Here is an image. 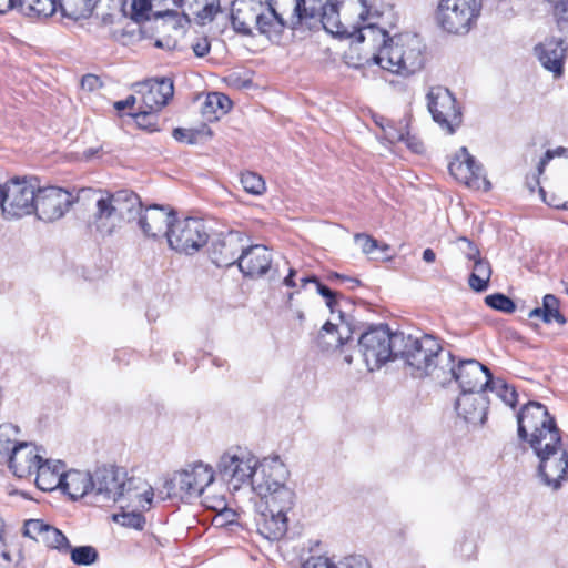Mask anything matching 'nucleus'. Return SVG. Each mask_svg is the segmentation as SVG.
<instances>
[{
  "label": "nucleus",
  "instance_id": "obj_1",
  "mask_svg": "<svg viewBox=\"0 0 568 568\" xmlns=\"http://www.w3.org/2000/svg\"><path fill=\"white\" fill-rule=\"evenodd\" d=\"M367 37L377 42V52L372 59L382 69L407 78L424 68L426 45L418 34L389 36L385 29L369 23L359 31L358 40L364 41Z\"/></svg>",
  "mask_w": 568,
  "mask_h": 568
},
{
  "label": "nucleus",
  "instance_id": "obj_2",
  "mask_svg": "<svg viewBox=\"0 0 568 568\" xmlns=\"http://www.w3.org/2000/svg\"><path fill=\"white\" fill-rule=\"evenodd\" d=\"M97 211L89 226L91 232L102 236L111 235L121 222L136 221L142 212V202L138 194L121 190L97 200Z\"/></svg>",
  "mask_w": 568,
  "mask_h": 568
},
{
  "label": "nucleus",
  "instance_id": "obj_3",
  "mask_svg": "<svg viewBox=\"0 0 568 568\" xmlns=\"http://www.w3.org/2000/svg\"><path fill=\"white\" fill-rule=\"evenodd\" d=\"M446 355L438 341L428 334L420 338L405 335L398 352V357L404 359L410 369V375L415 378H423L438 372L445 374ZM436 377L439 378L440 375L436 374Z\"/></svg>",
  "mask_w": 568,
  "mask_h": 568
},
{
  "label": "nucleus",
  "instance_id": "obj_4",
  "mask_svg": "<svg viewBox=\"0 0 568 568\" xmlns=\"http://www.w3.org/2000/svg\"><path fill=\"white\" fill-rule=\"evenodd\" d=\"M363 7L359 13L361 19H365L364 11H367L365 0H358ZM338 0H327L325 3L322 0H295V7L290 20V28L297 30L303 26L308 29L318 28L322 26L327 32L336 36H344L348 33L347 28L342 23L338 12Z\"/></svg>",
  "mask_w": 568,
  "mask_h": 568
},
{
  "label": "nucleus",
  "instance_id": "obj_5",
  "mask_svg": "<svg viewBox=\"0 0 568 568\" xmlns=\"http://www.w3.org/2000/svg\"><path fill=\"white\" fill-rule=\"evenodd\" d=\"M405 334H392L387 325L372 326L359 335L358 347L369 372L398 357Z\"/></svg>",
  "mask_w": 568,
  "mask_h": 568
},
{
  "label": "nucleus",
  "instance_id": "obj_6",
  "mask_svg": "<svg viewBox=\"0 0 568 568\" xmlns=\"http://www.w3.org/2000/svg\"><path fill=\"white\" fill-rule=\"evenodd\" d=\"M531 448L539 459L538 475L547 486L558 489L568 476V437L552 433L545 442L536 440Z\"/></svg>",
  "mask_w": 568,
  "mask_h": 568
},
{
  "label": "nucleus",
  "instance_id": "obj_7",
  "mask_svg": "<svg viewBox=\"0 0 568 568\" xmlns=\"http://www.w3.org/2000/svg\"><path fill=\"white\" fill-rule=\"evenodd\" d=\"M517 434L520 440L537 445L536 440L545 442L552 433H560L555 418L547 407L538 402H528L517 414Z\"/></svg>",
  "mask_w": 568,
  "mask_h": 568
},
{
  "label": "nucleus",
  "instance_id": "obj_8",
  "mask_svg": "<svg viewBox=\"0 0 568 568\" xmlns=\"http://www.w3.org/2000/svg\"><path fill=\"white\" fill-rule=\"evenodd\" d=\"M165 239L173 251L193 255L207 244L210 234L202 219L174 216L172 224L165 231Z\"/></svg>",
  "mask_w": 568,
  "mask_h": 568
},
{
  "label": "nucleus",
  "instance_id": "obj_9",
  "mask_svg": "<svg viewBox=\"0 0 568 568\" xmlns=\"http://www.w3.org/2000/svg\"><path fill=\"white\" fill-rule=\"evenodd\" d=\"M480 9V0H440L437 20L448 33L465 34L477 20Z\"/></svg>",
  "mask_w": 568,
  "mask_h": 568
},
{
  "label": "nucleus",
  "instance_id": "obj_10",
  "mask_svg": "<svg viewBox=\"0 0 568 568\" xmlns=\"http://www.w3.org/2000/svg\"><path fill=\"white\" fill-rule=\"evenodd\" d=\"M214 480V471L202 462L187 465L170 480V488L182 500L192 501L200 497L205 487Z\"/></svg>",
  "mask_w": 568,
  "mask_h": 568
},
{
  "label": "nucleus",
  "instance_id": "obj_11",
  "mask_svg": "<svg viewBox=\"0 0 568 568\" xmlns=\"http://www.w3.org/2000/svg\"><path fill=\"white\" fill-rule=\"evenodd\" d=\"M427 108L433 120L448 134H453L463 122L460 108L453 93L445 87L430 88L427 93Z\"/></svg>",
  "mask_w": 568,
  "mask_h": 568
},
{
  "label": "nucleus",
  "instance_id": "obj_12",
  "mask_svg": "<svg viewBox=\"0 0 568 568\" xmlns=\"http://www.w3.org/2000/svg\"><path fill=\"white\" fill-rule=\"evenodd\" d=\"M450 352L446 355V373L455 379L462 392H486L490 369L476 359H463L455 364Z\"/></svg>",
  "mask_w": 568,
  "mask_h": 568
},
{
  "label": "nucleus",
  "instance_id": "obj_13",
  "mask_svg": "<svg viewBox=\"0 0 568 568\" xmlns=\"http://www.w3.org/2000/svg\"><path fill=\"white\" fill-rule=\"evenodd\" d=\"M2 215L6 219H20L33 213L36 187L27 180L12 179L2 185Z\"/></svg>",
  "mask_w": 568,
  "mask_h": 568
},
{
  "label": "nucleus",
  "instance_id": "obj_14",
  "mask_svg": "<svg viewBox=\"0 0 568 568\" xmlns=\"http://www.w3.org/2000/svg\"><path fill=\"white\" fill-rule=\"evenodd\" d=\"M258 460L254 456H237L229 453L221 456L217 464V471L221 478L234 490L247 484L253 489Z\"/></svg>",
  "mask_w": 568,
  "mask_h": 568
},
{
  "label": "nucleus",
  "instance_id": "obj_15",
  "mask_svg": "<svg viewBox=\"0 0 568 568\" xmlns=\"http://www.w3.org/2000/svg\"><path fill=\"white\" fill-rule=\"evenodd\" d=\"M74 201L73 195L58 186L38 189L34 197L33 213L39 220L53 222L62 217Z\"/></svg>",
  "mask_w": 568,
  "mask_h": 568
},
{
  "label": "nucleus",
  "instance_id": "obj_16",
  "mask_svg": "<svg viewBox=\"0 0 568 568\" xmlns=\"http://www.w3.org/2000/svg\"><path fill=\"white\" fill-rule=\"evenodd\" d=\"M449 173L469 189L489 191L491 183L484 174L483 165L462 146L448 164Z\"/></svg>",
  "mask_w": 568,
  "mask_h": 568
},
{
  "label": "nucleus",
  "instance_id": "obj_17",
  "mask_svg": "<svg viewBox=\"0 0 568 568\" xmlns=\"http://www.w3.org/2000/svg\"><path fill=\"white\" fill-rule=\"evenodd\" d=\"M126 476V473L116 466L98 467L93 473L92 504L98 506L115 504Z\"/></svg>",
  "mask_w": 568,
  "mask_h": 568
},
{
  "label": "nucleus",
  "instance_id": "obj_18",
  "mask_svg": "<svg viewBox=\"0 0 568 568\" xmlns=\"http://www.w3.org/2000/svg\"><path fill=\"white\" fill-rule=\"evenodd\" d=\"M247 241L240 231L219 234L210 247V258L219 267L239 265L242 252Z\"/></svg>",
  "mask_w": 568,
  "mask_h": 568
},
{
  "label": "nucleus",
  "instance_id": "obj_19",
  "mask_svg": "<svg viewBox=\"0 0 568 568\" xmlns=\"http://www.w3.org/2000/svg\"><path fill=\"white\" fill-rule=\"evenodd\" d=\"M288 475V469L278 456L266 457L257 464L253 490L256 494H265L277 486H285Z\"/></svg>",
  "mask_w": 568,
  "mask_h": 568
},
{
  "label": "nucleus",
  "instance_id": "obj_20",
  "mask_svg": "<svg viewBox=\"0 0 568 568\" xmlns=\"http://www.w3.org/2000/svg\"><path fill=\"white\" fill-rule=\"evenodd\" d=\"M115 504L120 505L122 510H146L150 509L153 500V488L143 479L138 477H128L122 481V489Z\"/></svg>",
  "mask_w": 568,
  "mask_h": 568
},
{
  "label": "nucleus",
  "instance_id": "obj_21",
  "mask_svg": "<svg viewBox=\"0 0 568 568\" xmlns=\"http://www.w3.org/2000/svg\"><path fill=\"white\" fill-rule=\"evenodd\" d=\"M175 212L169 210V207L152 204L146 207H142L136 223L141 229L142 233L153 240L165 237V231L172 224Z\"/></svg>",
  "mask_w": 568,
  "mask_h": 568
},
{
  "label": "nucleus",
  "instance_id": "obj_22",
  "mask_svg": "<svg viewBox=\"0 0 568 568\" xmlns=\"http://www.w3.org/2000/svg\"><path fill=\"white\" fill-rule=\"evenodd\" d=\"M135 92L141 95L142 106L159 112L173 98V80L170 78L146 80L135 84Z\"/></svg>",
  "mask_w": 568,
  "mask_h": 568
},
{
  "label": "nucleus",
  "instance_id": "obj_23",
  "mask_svg": "<svg viewBox=\"0 0 568 568\" xmlns=\"http://www.w3.org/2000/svg\"><path fill=\"white\" fill-rule=\"evenodd\" d=\"M272 0H233L231 24L234 31L245 37H252L251 24L256 16L271 6Z\"/></svg>",
  "mask_w": 568,
  "mask_h": 568
},
{
  "label": "nucleus",
  "instance_id": "obj_24",
  "mask_svg": "<svg viewBox=\"0 0 568 568\" xmlns=\"http://www.w3.org/2000/svg\"><path fill=\"white\" fill-rule=\"evenodd\" d=\"M42 456L39 448L28 442H20L14 449H11L9 458L4 462L14 476L27 478L34 474Z\"/></svg>",
  "mask_w": 568,
  "mask_h": 568
},
{
  "label": "nucleus",
  "instance_id": "obj_25",
  "mask_svg": "<svg viewBox=\"0 0 568 568\" xmlns=\"http://www.w3.org/2000/svg\"><path fill=\"white\" fill-rule=\"evenodd\" d=\"M489 400L486 392H460L455 408L459 417L473 425H483L486 420Z\"/></svg>",
  "mask_w": 568,
  "mask_h": 568
},
{
  "label": "nucleus",
  "instance_id": "obj_26",
  "mask_svg": "<svg viewBox=\"0 0 568 568\" xmlns=\"http://www.w3.org/2000/svg\"><path fill=\"white\" fill-rule=\"evenodd\" d=\"M536 55L541 65L560 77L564 72V61L567 54L565 41L559 38H548L535 47Z\"/></svg>",
  "mask_w": 568,
  "mask_h": 568
},
{
  "label": "nucleus",
  "instance_id": "obj_27",
  "mask_svg": "<svg viewBox=\"0 0 568 568\" xmlns=\"http://www.w3.org/2000/svg\"><path fill=\"white\" fill-rule=\"evenodd\" d=\"M241 257L239 268L247 277H260L266 274L272 265V256L265 245H245Z\"/></svg>",
  "mask_w": 568,
  "mask_h": 568
},
{
  "label": "nucleus",
  "instance_id": "obj_28",
  "mask_svg": "<svg viewBox=\"0 0 568 568\" xmlns=\"http://www.w3.org/2000/svg\"><path fill=\"white\" fill-rule=\"evenodd\" d=\"M339 324L326 322L320 333L318 344L323 349H336L345 345L354 333L351 323L345 321V315L339 312Z\"/></svg>",
  "mask_w": 568,
  "mask_h": 568
},
{
  "label": "nucleus",
  "instance_id": "obj_29",
  "mask_svg": "<svg viewBox=\"0 0 568 568\" xmlns=\"http://www.w3.org/2000/svg\"><path fill=\"white\" fill-rule=\"evenodd\" d=\"M261 500L256 504V509L270 510L276 514L286 515L294 505L295 494L285 486H277L265 494H257Z\"/></svg>",
  "mask_w": 568,
  "mask_h": 568
},
{
  "label": "nucleus",
  "instance_id": "obj_30",
  "mask_svg": "<svg viewBox=\"0 0 568 568\" xmlns=\"http://www.w3.org/2000/svg\"><path fill=\"white\" fill-rule=\"evenodd\" d=\"M61 489L73 500L89 497L92 503L93 474L77 469L65 471Z\"/></svg>",
  "mask_w": 568,
  "mask_h": 568
},
{
  "label": "nucleus",
  "instance_id": "obj_31",
  "mask_svg": "<svg viewBox=\"0 0 568 568\" xmlns=\"http://www.w3.org/2000/svg\"><path fill=\"white\" fill-rule=\"evenodd\" d=\"M255 523L257 531L267 540H278L287 531V517L270 510L256 509Z\"/></svg>",
  "mask_w": 568,
  "mask_h": 568
},
{
  "label": "nucleus",
  "instance_id": "obj_32",
  "mask_svg": "<svg viewBox=\"0 0 568 568\" xmlns=\"http://www.w3.org/2000/svg\"><path fill=\"white\" fill-rule=\"evenodd\" d=\"M36 484L44 491H51L62 486L64 471V464L60 460L51 462L43 459L40 462L36 471Z\"/></svg>",
  "mask_w": 568,
  "mask_h": 568
},
{
  "label": "nucleus",
  "instance_id": "obj_33",
  "mask_svg": "<svg viewBox=\"0 0 568 568\" xmlns=\"http://www.w3.org/2000/svg\"><path fill=\"white\" fill-rule=\"evenodd\" d=\"M260 34L265 36L271 41H278L286 27L284 19L276 12L273 6H268L253 20Z\"/></svg>",
  "mask_w": 568,
  "mask_h": 568
},
{
  "label": "nucleus",
  "instance_id": "obj_34",
  "mask_svg": "<svg viewBox=\"0 0 568 568\" xmlns=\"http://www.w3.org/2000/svg\"><path fill=\"white\" fill-rule=\"evenodd\" d=\"M529 318H540L545 324L556 322L565 325L567 320L560 312V302L554 294H546L542 298V305L535 307L528 313Z\"/></svg>",
  "mask_w": 568,
  "mask_h": 568
},
{
  "label": "nucleus",
  "instance_id": "obj_35",
  "mask_svg": "<svg viewBox=\"0 0 568 568\" xmlns=\"http://www.w3.org/2000/svg\"><path fill=\"white\" fill-rule=\"evenodd\" d=\"M231 106L232 101L229 97L220 92H211L201 105V113L206 121L212 122L219 120Z\"/></svg>",
  "mask_w": 568,
  "mask_h": 568
},
{
  "label": "nucleus",
  "instance_id": "obj_36",
  "mask_svg": "<svg viewBox=\"0 0 568 568\" xmlns=\"http://www.w3.org/2000/svg\"><path fill=\"white\" fill-rule=\"evenodd\" d=\"M60 0H18L17 9L28 17L49 18L58 9Z\"/></svg>",
  "mask_w": 568,
  "mask_h": 568
},
{
  "label": "nucleus",
  "instance_id": "obj_37",
  "mask_svg": "<svg viewBox=\"0 0 568 568\" xmlns=\"http://www.w3.org/2000/svg\"><path fill=\"white\" fill-rule=\"evenodd\" d=\"M99 0H63L59 3L62 14L73 19L80 20L89 18Z\"/></svg>",
  "mask_w": 568,
  "mask_h": 568
},
{
  "label": "nucleus",
  "instance_id": "obj_38",
  "mask_svg": "<svg viewBox=\"0 0 568 568\" xmlns=\"http://www.w3.org/2000/svg\"><path fill=\"white\" fill-rule=\"evenodd\" d=\"M491 276V267L487 260L479 258L473 264V272L469 276V286L476 292H484L488 287Z\"/></svg>",
  "mask_w": 568,
  "mask_h": 568
},
{
  "label": "nucleus",
  "instance_id": "obj_39",
  "mask_svg": "<svg viewBox=\"0 0 568 568\" xmlns=\"http://www.w3.org/2000/svg\"><path fill=\"white\" fill-rule=\"evenodd\" d=\"M190 10L195 16V20L199 24L205 26L212 22L216 14L221 11L220 0H202L190 4Z\"/></svg>",
  "mask_w": 568,
  "mask_h": 568
},
{
  "label": "nucleus",
  "instance_id": "obj_40",
  "mask_svg": "<svg viewBox=\"0 0 568 568\" xmlns=\"http://www.w3.org/2000/svg\"><path fill=\"white\" fill-rule=\"evenodd\" d=\"M487 390L496 394L506 405L514 408L518 402V394L514 386L507 384L503 378H494L488 376Z\"/></svg>",
  "mask_w": 568,
  "mask_h": 568
},
{
  "label": "nucleus",
  "instance_id": "obj_41",
  "mask_svg": "<svg viewBox=\"0 0 568 568\" xmlns=\"http://www.w3.org/2000/svg\"><path fill=\"white\" fill-rule=\"evenodd\" d=\"M18 433V427L11 424L0 426V463H4L11 454V449H14L20 443L17 440Z\"/></svg>",
  "mask_w": 568,
  "mask_h": 568
},
{
  "label": "nucleus",
  "instance_id": "obj_42",
  "mask_svg": "<svg viewBox=\"0 0 568 568\" xmlns=\"http://www.w3.org/2000/svg\"><path fill=\"white\" fill-rule=\"evenodd\" d=\"M42 535L40 544H43L48 548L57 549L62 554H67L68 549H70L69 539L58 528L48 524L47 529Z\"/></svg>",
  "mask_w": 568,
  "mask_h": 568
},
{
  "label": "nucleus",
  "instance_id": "obj_43",
  "mask_svg": "<svg viewBox=\"0 0 568 568\" xmlns=\"http://www.w3.org/2000/svg\"><path fill=\"white\" fill-rule=\"evenodd\" d=\"M172 135L179 142L196 144L201 138L211 136L212 131L206 124H202L200 128H176L173 130Z\"/></svg>",
  "mask_w": 568,
  "mask_h": 568
},
{
  "label": "nucleus",
  "instance_id": "obj_44",
  "mask_svg": "<svg viewBox=\"0 0 568 568\" xmlns=\"http://www.w3.org/2000/svg\"><path fill=\"white\" fill-rule=\"evenodd\" d=\"M151 9L150 0H124L119 11L125 18L142 20Z\"/></svg>",
  "mask_w": 568,
  "mask_h": 568
},
{
  "label": "nucleus",
  "instance_id": "obj_45",
  "mask_svg": "<svg viewBox=\"0 0 568 568\" xmlns=\"http://www.w3.org/2000/svg\"><path fill=\"white\" fill-rule=\"evenodd\" d=\"M68 552L70 554L72 562L78 566H90L99 558L98 550L92 546L72 547L70 545Z\"/></svg>",
  "mask_w": 568,
  "mask_h": 568
},
{
  "label": "nucleus",
  "instance_id": "obj_46",
  "mask_svg": "<svg viewBox=\"0 0 568 568\" xmlns=\"http://www.w3.org/2000/svg\"><path fill=\"white\" fill-rule=\"evenodd\" d=\"M241 184L245 192L253 195H262L266 191L264 179L255 172H243L241 174Z\"/></svg>",
  "mask_w": 568,
  "mask_h": 568
},
{
  "label": "nucleus",
  "instance_id": "obj_47",
  "mask_svg": "<svg viewBox=\"0 0 568 568\" xmlns=\"http://www.w3.org/2000/svg\"><path fill=\"white\" fill-rule=\"evenodd\" d=\"M143 510H134V509H124L122 514L115 515V521L120 523L122 526L134 528V529H143L145 524V518L142 515Z\"/></svg>",
  "mask_w": 568,
  "mask_h": 568
},
{
  "label": "nucleus",
  "instance_id": "obj_48",
  "mask_svg": "<svg viewBox=\"0 0 568 568\" xmlns=\"http://www.w3.org/2000/svg\"><path fill=\"white\" fill-rule=\"evenodd\" d=\"M485 303L489 307H491L496 311L504 312L506 314H511L516 311L515 302L510 297H508L501 293H495V294L487 295L485 297Z\"/></svg>",
  "mask_w": 568,
  "mask_h": 568
},
{
  "label": "nucleus",
  "instance_id": "obj_49",
  "mask_svg": "<svg viewBox=\"0 0 568 568\" xmlns=\"http://www.w3.org/2000/svg\"><path fill=\"white\" fill-rule=\"evenodd\" d=\"M133 118L139 128L150 132L158 130V112L141 106V110L133 114Z\"/></svg>",
  "mask_w": 568,
  "mask_h": 568
},
{
  "label": "nucleus",
  "instance_id": "obj_50",
  "mask_svg": "<svg viewBox=\"0 0 568 568\" xmlns=\"http://www.w3.org/2000/svg\"><path fill=\"white\" fill-rule=\"evenodd\" d=\"M354 240L355 243L361 247L362 252L366 255H373L377 248H382L383 251L388 248V245L386 244L379 246L377 240L364 233L355 234Z\"/></svg>",
  "mask_w": 568,
  "mask_h": 568
},
{
  "label": "nucleus",
  "instance_id": "obj_51",
  "mask_svg": "<svg viewBox=\"0 0 568 568\" xmlns=\"http://www.w3.org/2000/svg\"><path fill=\"white\" fill-rule=\"evenodd\" d=\"M47 526L48 524L42 519H29L24 523L23 534L37 542H40Z\"/></svg>",
  "mask_w": 568,
  "mask_h": 568
},
{
  "label": "nucleus",
  "instance_id": "obj_52",
  "mask_svg": "<svg viewBox=\"0 0 568 568\" xmlns=\"http://www.w3.org/2000/svg\"><path fill=\"white\" fill-rule=\"evenodd\" d=\"M334 568H371L367 559L359 555L345 557Z\"/></svg>",
  "mask_w": 568,
  "mask_h": 568
},
{
  "label": "nucleus",
  "instance_id": "obj_53",
  "mask_svg": "<svg viewBox=\"0 0 568 568\" xmlns=\"http://www.w3.org/2000/svg\"><path fill=\"white\" fill-rule=\"evenodd\" d=\"M455 552L463 559H470L476 552V545L471 539L465 537L455 546Z\"/></svg>",
  "mask_w": 568,
  "mask_h": 568
},
{
  "label": "nucleus",
  "instance_id": "obj_54",
  "mask_svg": "<svg viewBox=\"0 0 568 568\" xmlns=\"http://www.w3.org/2000/svg\"><path fill=\"white\" fill-rule=\"evenodd\" d=\"M399 140L404 141L407 148L410 149L414 153L419 154L425 150L423 141L415 135H410L409 133L406 135L400 134Z\"/></svg>",
  "mask_w": 568,
  "mask_h": 568
},
{
  "label": "nucleus",
  "instance_id": "obj_55",
  "mask_svg": "<svg viewBox=\"0 0 568 568\" xmlns=\"http://www.w3.org/2000/svg\"><path fill=\"white\" fill-rule=\"evenodd\" d=\"M327 278L329 281H337L339 284H346L348 288L354 290L361 285V281L354 277L342 275L338 273H331Z\"/></svg>",
  "mask_w": 568,
  "mask_h": 568
},
{
  "label": "nucleus",
  "instance_id": "obj_56",
  "mask_svg": "<svg viewBox=\"0 0 568 568\" xmlns=\"http://www.w3.org/2000/svg\"><path fill=\"white\" fill-rule=\"evenodd\" d=\"M335 565H332L328 560V558L318 556V557H311L307 559L302 568H334Z\"/></svg>",
  "mask_w": 568,
  "mask_h": 568
},
{
  "label": "nucleus",
  "instance_id": "obj_57",
  "mask_svg": "<svg viewBox=\"0 0 568 568\" xmlns=\"http://www.w3.org/2000/svg\"><path fill=\"white\" fill-rule=\"evenodd\" d=\"M459 241L466 244L464 253L469 261L475 262L476 260L481 258L478 247L470 240H468L467 237H460Z\"/></svg>",
  "mask_w": 568,
  "mask_h": 568
},
{
  "label": "nucleus",
  "instance_id": "obj_58",
  "mask_svg": "<svg viewBox=\"0 0 568 568\" xmlns=\"http://www.w3.org/2000/svg\"><path fill=\"white\" fill-rule=\"evenodd\" d=\"M192 49L196 57H205L211 49L209 39L206 37L199 39L195 43L192 44Z\"/></svg>",
  "mask_w": 568,
  "mask_h": 568
},
{
  "label": "nucleus",
  "instance_id": "obj_59",
  "mask_svg": "<svg viewBox=\"0 0 568 568\" xmlns=\"http://www.w3.org/2000/svg\"><path fill=\"white\" fill-rule=\"evenodd\" d=\"M539 175L540 174H536L534 173L532 175H528L526 178V186L528 187L529 192L530 193H534L535 190L538 187L539 190V193L541 195V199L546 202V197H545V190L539 185Z\"/></svg>",
  "mask_w": 568,
  "mask_h": 568
},
{
  "label": "nucleus",
  "instance_id": "obj_60",
  "mask_svg": "<svg viewBox=\"0 0 568 568\" xmlns=\"http://www.w3.org/2000/svg\"><path fill=\"white\" fill-rule=\"evenodd\" d=\"M124 18L120 11L109 9V12L103 13L101 16V22L104 26H110L115 23L119 19Z\"/></svg>",
  "mask_w": 568,
  "mask_h": 568
},
{
  "label": "nucleus",
  "instance_id": "obj_61",
  "mask_svg": "<svg viewBox=\"0 0 568 568\" xmlns=\"http://www.w3.org/2000/svg\"><path fill=\"white\" fill-rule=\"evenodd\" d=\"M343 297L344 296L341 293H337L335 291L332 292L331 297H324L326 306L331 310L332 313L342 312L341 310L337 308V306H338V300L343 298Z\"/></svg>",
  "mask_w": 568,
  "mask_h": 568
},
{
  "label": "nucleus",
  "instance_id": "obj_62",
  "mask_svg": "<svg viewBox=\"0 0 568 568\" xmlns=\"http://www.w3.org/2000/svg\"><path fill=\"white\" fill-rule=\"evenodd\" d=\"M81 84L83 88H87L88 90L92 91L99 87L100 80L97 75L87 74L82 78Z\"/></svg>",
  "mask_w": 568,
  "mask_h": 568
},
{
  "label": "nucleus",
  "instance_id": "obj_63",
  "mask_svg": "<svg viewBox=\"0 0 568 568\" xmlns=\"http://www.w3.org/2000/svg\"><path fill=\"white\" fill-rule=\"evenodd\" d=\"M136 99L134 95H129L126 97L124 100H121V101H116L114 103V108L118 110V111H123L128 108H132L135 103Z\"/></svg>",
  "mask_w": 568,
  "mask_h": 568
},
{
  "label": "nucleus",
  "instance_id": "obj_64",
  "mask_svg": "<svg viewBox=\"0 0 568 568\" xmlns=\"http://www.w3.org/2000/svg\"><path fill=\"white\" fill-rule=\"evenodd\" d=\"M18 0H0V14H4L12 9H17Z\"/></svg>",
  "mask_w": 568,
  "mask_h": 568
}]
</instances>
